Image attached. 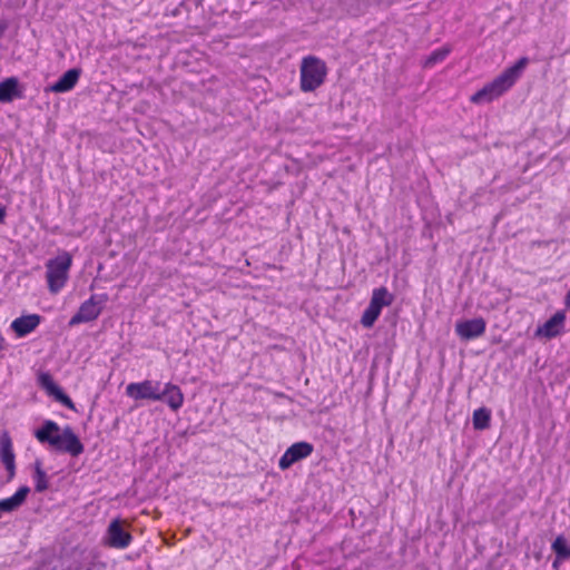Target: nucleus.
Returning a JSON list of instances; mask_svg holds the SVG:
<instances>
[{
	"label": "nucleus",
	"instance_id": "nucleus-1",
	"mask_svg": "<svg viewBox=\"0 0 570 570\" xmlns=\"http://www.w3.org/2000/svg\"><path fill=\"white\" fill-rule=\"evenodd\" d=\"M33 436L40 444L71 458H78L85 452V445L70 425L61 428L53 420H45L33 430Z\"/></svg>",
	"mask_w": 570,
	"mask_h": 570
},
{
	"label": "nucleus",
	"instance_id": "nucleus-2",
	"mask_svg": "<svg viewBox=\"0 0 570 570\" xmlns=\"http://www.w3.org/2000/svg\"><path fill=\"white\" fill-rule=\"evenodd\" d=\"M528 62V58H520L512 67L505 69L493 81L485 85L481 90L476 91L471 97V101L474 104H484L500 97L503 92L509 90L520 78Z\"/></svg>",
	"mask_w": 570,
	"mask_h": 570
},
{
	"label": "nucleus",
	"instance_id": "nucleus-3",
	"mask_svg": "<svg viewBox=\"0 0 570 570\" xmlns=\"http://www.w3.org/2000/svg\"><path fill=\"white\" fill-rule=\"evenodd\" d=\"M71 265L72 256L68 252H62L47 262L46 278L51 294L59 293L66 285Z\"/></svg>",
	"mask_w": 570,
	"mask_h": 570
},
{
	"label": "nucleus",
	"instance_id": "nucleus-4",
	"mask_svg": "<svg viewBox=\"0 0 570 570\" xmlns=\"http://www.w3.org/2000/svg\"><path fill=\"white\" fill-rule=\"evenodd\" d=\"M299 73L301 90L304 92H311L323 85L327 73V68L325 62L320 58L308 56L303 58Z\"/></svg>",
	"mask_w": 570,
	"mask_h": 570
},
{
	"label": "nucleus",
	"instance_id": "nucleus-5",
	"mask_svg": "<svg viewBox=\"0 0 570 570\" xmlns=\"http://www.w3.org/2000/svg\"><path fill=\"white\" fill-rule=\"evenodd\" d=\"M108 301L109 296L107 293L92 294L81 303L76 314L69 320L68 326L73 327L97 320Z\"/></svg>",
	"mask_w": 570,
	"mask_h": 570
},
{
	"label": "nucleus",
	"instance_id": "nucleus-6",
	"mask_svg": "<svg viewBox=\"0 0 570 570\" xmlns=\"http://www.w3.org/2000/svg\"><path fill=\"white\" fill-rule=\"evenodd\" d=\"M394 296L387 291L386 287L375 288L372 293L370 304L362 315V325L366 328L372 327L375 321L379 318L382 308L384 306L391 305Z\"/></svg>",
	"mask_w": 570,
	"mask_h": 570
},
{
	"label": "nucleus",
	"instance_id": "nucleus-7",
	"mask_svg": "<svg viewBox=\"0 0 570 570\" xmlns=\"http://www.w3.org/2000/svg\"><path fill=\"white\" fill-rule=\"evenodd\" d=\"M134 537L128 525L120 518L112 519L106 530L104 537L105 546L114 549H126L130 546Z\"/></svg>",
	"mask_w": 570,
	"mask_h": 570
},
{
	"label": "nucleus",
	"instance_id": "nucleus-8",
	"mask_svg": "<svg viewBox=\"0 0 570 570\" xmlns=\"http://www.w3.org/2000/svg\"><path fill=\"white\" fill-rule=\"evenodd\" d=\"M37 383L48 396L52 397L56 402L66 406L67 409L77 412L76 404L65 390L53 380L49 372H40L37 376Z\"/></svg>",
	"mask_w": 570,
	"mask_h": 570
},
{
	"label": "nucleus",
	"instance_id": "nucleus-9",
	"mask_svg": "<svg viewBox=\"0 0 570 570\" xmlns=\"http://www.w3.org/2000/svg\"><path fill=\"white\" fill-rule=\"evenodd\" d=\"M160 383L145 380L138 383H130L126 387V394L134 400H160Z\"/></svg>",
	"mask_w": 570,
	"mask_h": 570
},
{
	"label": "nucleus",
	"instance_id": "nucleus-10",
	"mask_svg": "<svg viewBox=\"0 0 570 570\" xmlns=\"http://www.w3.org/2000/svg\"><path fill=\"white\" fill-rule=\"evenodd\" d=\"M202 0H169L165 6L164 14L179 20L188 19L191 12H197Z\"/></svg>",
	"mask_w": 570,
	"mask_h": 570
},
{
	"label": "nucleus",
	"instance_id": "nucleus-11",
	"mask_svg": "<svg viewBox=\"0 0 570 570\" xmlns=\"http://www.w3.org/2000/svg\"><path fill=\"white\" fill-rule=\"evenodd\" d=\"M82 69L78 67L66 70L53 83L45 88V92L65 94L71 91L78 83Z\"/></svg>",
	"mask_w": 570,
	"mask_h": 570
},
{
	"label": "nucleus",
	"instance_id": "nucleus-12",
	"mask_svg": "<svg viewBox=\"0 0 570 570\" xmlns=\"http://www.w3.org/2000/svg\"><path fill=\"white\" fill-rule=\"evenodd\" d=\"M313 452V445L308 442H297L292 444L282 455L278 462L281 470H287L297 461L307 458Z\"/></svg>",
	"mask_w": 570,
	"mask_h": 570
},
{
	"label": "nucleus",
	"instance_id": "nucleus-13",
	"mask_svg": "<svg viewBox=\"0 0 570 570\" xmlns=\"http://www.w3.org/2000/svg\"><path fill=\"white\" fill-rule=\"evenodd\" d=\"M487 323L482 317L456 322L455 333L461 340H473L484 334Z\"/></svg>",
	"mask_w": 570,
	"mask_h": 570
},
{
	"label": "nucleus",
	"instance_id": "nucleus-14",
	"mask_svg": "<svg viewBox=\"0 0 570 570\" xmlns=\"http://www.w3.org/2000/svg\"><path fill=\"white\" fill-rule=\"evenodd\" d=\"M43 317L39 314H26L14 318L10 328L19 338L26 337L41 324Z\"/></svg>",
	"mask_w": 570,
	"mask_h": 570
},
{
	"label": "nucleus",
	"instance_id": "nucleus-15",
	"mask_svg": "<svg viewBox=\"0 0 570 570\" xmlns=\"http://www.w3.org/2000/svg\"><path fill=\"white\" fill-rule=\"evenodd\" d=\"M0 459L8 472V480L16 474V455L12 448V440L8 431L0 434Z\"/></svg>",
	"mask_w": 570,
	"mask_h": 570
},
{
	"label": "nucleus",
	"instance_id": "nucleus-16",
	"mask_svg": "<svg viewBox=\"0 0 570 570\" xmlns=\"http://www.w3.org/2000/svg\"><path fill=\"white\" fill-rule=\"evenodd\" d=\"M24 88L17 77H8L0 81V102L9 104L24 97Z\"/></svg>",
	"mask_w": 570,
	"mask_h": 570
},
{
	"label": "nucleus",
	"instance_id": "nucleus-17",
	"mask_svg": "<svg viewBox=\"0 0 570 570\" xmlns=\"http://www.w3.org/2000/svg\"><path fill=\"white\" fill-rule=\"evenodd\" d=\"M30 488L28 485H21L18 490L9 498L0 500V514L12 513L19 510L27 501Z\"/></svg>",
	"mask_w": 570,
	"mask_h": 570
},
{
	"label": "nucleus",
	"instance_id": "nucleus-18",
	"mask_svg": "<svg viewBox=\"0 0 570 570\" xmlns=\"http://www.w3.org/2000/svg\"><path fill=\"white\" fill-rule=\"evenodd\" d=\"M564 314L562 312L556 313L549 318L542 326H539L535 331L537 336H543L546 338H552L559 335L563 328Z\"/></svg>",
	"mask_w": 570,
	"mask_h": 570
},
{
	"label": "nucleus",
	"instance_id": "nucleus-19",
	"mask_svg": "<svg viewBox=\"0 0 570 570\" xmlns=\"http://www.w3.org/2000/svg\"><path fill=\"white\" fill-rule=\"evenodd\" d=\"M160 402L166 403L173 411H177L181 407L184 402V395L181 390L171 383H167L164 390L159 391Z\"/></svg>",
	"mask_w": 570,
	"mask_h": 570
},
{
	"label": "nucleus",
	"instance_id": "nucleus-20",
	"mask_svg": "<svg viewBox=\"0 0 570 570\" xmlns=\"http://www.w3.org/2000/svg\"><path fill=\"white\" fill-rule=\"evenodd\" d=\"M33 473L32 479L35 481V491L37 493H42L49 489V476L46 471L42 469V461L40 459H36L33 462Z\"/></svg>",
	"mask_w": 570,
	"mask_h": 570
},
{
	"label": "nucleus",
	"instance_id": "nucleus-21",
	"mask_svg": "<svg viewBox=\"0 0 570 570\" xmlns=\"http://www.w3.org/2000/svg\"><path fill=\"white\" fill-rule=\"evenodd\" d=\"M491 412L487 407H480L473 413V426L475 430H485L490 426Z\"/></svg>",
	"mask_w": 570,
	"mask_h": 570
},
{
	"label": "nucleus",
	"instance_id": "nucleus-22",
	"mask_svg": "<svg viewBox=\"0 0 570 570\" xmlns=\"http://www.w3.org/2000/svg\"><path fill=\"white\" fill-rule=\"evenodd\" d=\"M449 53H450V49L448 47L439 48V49L434 50L430 56L426 57L423 66L425 68H431V67L435 66L436 63L443 61Z\"/></svg>",
	"mask_w": 570,
	"mask_h": 570
},
{
	"label": "nucleus",
	"instance_id": "nucleus-23",
	"mask_svg": "<svg viewBox=\"0 0 570 570\" xmlns=\"http://www.w3.org/2000/svg\"><path fill=\"white\" fill-rule=\"evenodd\" d=\"M552 550L561 560L570 558V547L563 537H558L552 543Z\"/></svg>",
	"mask_w": 570,
	"mask_h": 570
},
{
	"label": "nucleus",
	"instance_id": "nucleus-24",
	"mask_svg": "<svg viewBox=\"0 0 570 570\" xmlns=\"http://www.w3.org/2000/svg\"><path fill=\"white\" fill-rule=\"evenodd\" d=\"M8 28H9L8 20L0 19V39L4 36Z\"/></svg>",
	"mask_w": 570,
	"mask_h": 570
},
{
	"label": "nucleus",
	"instance_id": "nucleus-25",
	"mask_svg": "<svg viewBox=\"0 0 570 570\" xmlns=\"http://www.w3.org/2000/svg\"><path fill=\"white\" fill-rule=\"evenodd\" d=\"M6 216H7V209H6V206H3L2 204H0V224H2L6 219Z\"/></svg>",
	"mask_w": 570,
	"mask_h": 570
},
{
	"label": "nucleus",
	"instance_id": "nucleus-26",
	"mask_svg": "<svg viewBox=\"0 0 570 570\" xmlns=\"http://www.w3.org/2000/svg\"><path fill=\"white\" fill-rule=\"evenodd\" d=\"M4 343H6V341H4L3 336L0 334V351L4 348Z\"/></svg>",
	"mask_w": 570,
	"mask_h": 570
},
{
	"label": "nucleus",
	"instance_id": "nucleus-27",
	"mask_svg": "<svg viewBox=\"0 0 570 570\" xmlns=\"http://www.w3.org/2000/svg\"><path fill=\"white\" fill-rule=\"evenodd\" d=\"M70 570H80V566L79 564H76V566H72L69 568Z\"/></svg>",
	"mask_w": 570,
	"mask_h": 570
},
{
	"label": "nucleus",
	"instance_id": "nucleus-28",
	"mask_svg": "<svg viewBox=\"0 0 570 570\" xmlns=\"http://www.w3.org/2000/svg\"><path fill=\"white\" fill-rule=\"evenodd\" d=\"M92 568H94V562H91L88 567H86L85 570H92Z\"/></svg>",
	"mask_w": 570,
	"mask_h": 570
}]
</instances>
